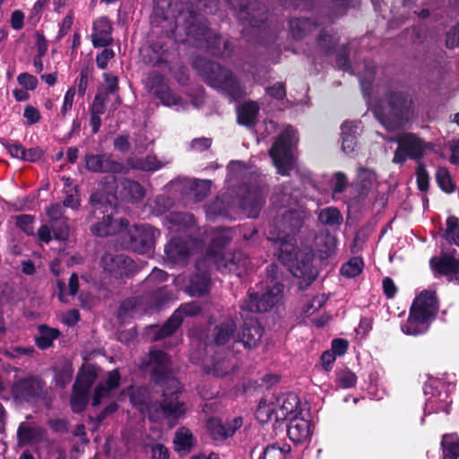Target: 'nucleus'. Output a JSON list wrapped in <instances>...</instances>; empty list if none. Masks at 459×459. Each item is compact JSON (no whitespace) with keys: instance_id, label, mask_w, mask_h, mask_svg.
Returning <instances> with one entry per match:
<instances>
[{"instance_id":"nucleus-60","label":"nucleus","mask_w":459,"mask_h":459,"mask_svg":"<svg viewBox=\"0 0 459 459\" xmlns=\"http://www.w3.org/2000/svg\"><path fill=\"white\" fill-rule=\"evenodd\" d=\"M359 80L363 96L365 97L367 101L368 110H373V81L370 79H367L362 75H359Z\"/></svg>"},{"instance_id":"nucleus-8","label":"nucleus","mask_w":459,"mask_h":459,"mask_svg":"<svg viewBox=\"0 0 459 459\" xmlns=\"http://www.w3.org/2000/svg\"><path fill=\"white\" fill-rule=\"evenodd\" d=\"M162 388V401L151 403L149 405V419L152 421L160 418L162 413L167 419L178 420L186 411V403L179 400L182 393L180 383L165 385Z\"/></svg>"},{"instance_id":"nucleus-22","label":"nucleus","mask_w":459,"mask_h":459,"mask_svg":"<svg viewBox=\"0 0 459 459\" xmlns=\"http://www.w3.org/2000/svg\"><path fill=\"white\" fill-rule=\"evenodd\" d=\"M260 108L256 101H245L237 109V122L247 128L255 127L258 122Z\"/></svg>"},{"instance_id":"nucleus-30","label":"nucleus","mask_w":459,"mask_h":459,"mask_svg":"<svg viewBox=\"0 0 459 459\" xmlns=\"http://www.w3.org/2000/svg\"><path fill=\"white\" fill-rule=\"evenodd\" d=\"M211 284V274L206 270H201L196 266L195 273L190 278V290L193 295L202 296L205 294Z\"/></svg>"},{"instance_id":"nucleus-36","label":"nucleus","mask_w":459,"mask_h":459,"mask_svg":"<svg viewBox=\"0 0 459 459\" xmlns=\"http://www.w3.org/2000/svg\"><path fill=\"white\" fill-rule=\"evenodd\" d=\"M39 335L35 337V343L39 350H47L53 345V342L60 335L57 328L50 327L47 325L38 326Z\"/></svg>"},{"instance_id":"nucleus-39","label":"nucleus","mask_w":459,"mask_h":459,"mask_svg":"<svg viewBox=\"0 0 459 459\" xmlns=\"http://www.w3.org/2000/svg\"><path fill=\"white\" fill-rule=\"evenodd\" d=\"M443 459L459 458V438L455 434H446L441 441Z\"/></svg>"},{"instance_id":"nucleus-25","label":"nucleus","mask_w":459,"mask_h":459,"mask_svg":"<svg viewBox=\"0 0 459 459\" xmlns=\"http://www.w3.org/2000/svg\"><path fill=\"white\" fill-rule=\"evenodd\" d=\"M340 38L332 30L323 28L316 38L317 50L324 56H333L338 48Z\"/></svg>"},{"instance_id":"nucleus-44","label":"nucleus","mask_w":459,"mask_h":459,"mask_svg":"<svg viewBox=\"0 0 459 459\" xmlns=\"http://www.w3.org/2000/svg\"><path fill=\"white\" fill-rule=\"evenodd\" d=\"M54 381L57 387L65 388L73 378L74 368L72 363L65 362L60 368H55Z\"/></svg>"},{"instance_id":"nucleus-41","label":"nucleus","mask_w":459,"mask_h":459,"mask_svg":"<svg viewBox=\"0 0 459 459\" xmlns=\"http://www.w3.org/2000/svg\"><path fill=\"white\" fill-rule=\"evenodd\" d=\"M334 375V382L340 388L348 389L356 385L357 376L347 367L336 368Z\"/></svg>"},{"instance_id":"nucleus-26","label":"nucleus","mask_w":459,"mask_h":459,"mask_svg":"<svg viewBox=\"0 0 459 459\" xmlns=\"http://www.w3.org/2000/svg\"><path fill=\"white\" fill-rule=\"evenodd\" d=\"M276 255L278 260L283 264L289 266L293 264L297 255L300 251L296 246L295 239L289 236L284 239L276 241Z\"/></svg>"},{"instance_id":"nucleus-46","label":"nucleus","mask_w":459,"mask_h":459,"mask_svg":"<svg viewBox=\"0 0 459 459\" xmlns=\"http://www.w3.org/2000/svg\"><path fill=\"white\" fill-rule=\"evenodd\" d=\"M335 56V65L339 70L347 73H352V65L350 59V48L348 44L342 45L337 48Z\"/></svg>"},{"instance_id":"nucleus-5","label":"nucleus","mask_w":459,"mask_h":459,"mask_svg":"<svg viewBox=\"0 0 459 459\" xmlns=\"http://www.w3.org/2000/svg\"><path fill=\"white\" fill-rule=\"evenodd\" d=\"M140 368L143 371L149 370L151 381L160 387L178 384L173 376L171 356L160 349L152 347L147 358L142 360Z\"/></svg>"},{"instance_id":"nucleus-43","label":"nucleus","mask_w":459,"mask_h":459,"mask_svg":"<svg viewBox=\"0 0 459 459\" xmlns=\"http://www.w3.org/2000/svg\"><path fill=\"white\" fill-rule=\"evenodd\" d=\"M373 170L360 167L357 172L356 184L360 195L368 194L372 187Z\"/></svg>"},{"instance_id":"nucleus-10","label":"nucleus","mask_w":459,"mask_h":459,"mask_svg":"<svg viewBox=\"0 0 459 459\" xmlns=\"http://www.w3.org/2000/svg\"><path fill=\"white\" fill-rule=\"evenodd\" d=\"M155 235L156 230L151 225L128 226L121 232V245L124 248L132 249L139 254H146L154 248Z\"/></svg>"},{"instance_id":"nucleus-55","label":"nucleus","mask_w":459,"mask_h":459,"mask_svg":"<svg viewBox=\"0 0 459 459\" xmlns=\"http://www.w3.org/2000/svg\"><path fill=\"white\" fill-rule=\"evenodd\" d=\"M167 218L170 224L183 228L190 227L195 223V217L189 212H172Z\"/></svg>"},{"instance_id":"nucleus-59","label":"nucleus","mask_w":459,"mask_h":459,"mask_svg":"<svg viewBox=\"0 0 459 459\" xmlns=\"http://www.w3.org/2000/svg\"><path fill=\"white\" fill-rule=\"evenodd\" d=\"M65 197L61 204L64 207L77 210L81 206V199L79 195V186H74L70 190H64Z\"/></svg>"},{"instance_id":"nucleus-35","label":"nucleus","mask_w":459,"mask_h":459,"mask_svg":"<svg viewBox=\"0 0 459 459\" xmlns=\"http://www.w3.org/2000/svg\"><path fill=\"white\" fill-rule=\"evenodd\" d=\"M292 38L297 40L303 39L316 26V22L309 18H293L289 22Z\"/></svg>"},{"instance_id":"nucleus-13","label":"nucleus","mask_w":459,"mask_h":459,"mask_svg":"<svg viewBox=\"0 0 459 459\" xmlns=\"http://www.w3.org/2000/svg\"><path fill=\"white\" fill-rule=\"evenodd\" d=\"M238 204L239 208L250 218H257L265 197L262 188L254 184L243 182L238 186Z\"/></svg>"},{"instance_id":"nucleus-21","label":"nucleus","mask_w":459,"mask_h":459,"mask_svg":"<svg viewBox=\"0 0 459 459\" xmlns=\"http://www.w3.org/2000/svg\"><path fill=\"white\" fill-rule=\"evenodd\" d=\"M93 32L91 34L92 45L95 48L108 47L112 44L113 39L111 33L113 26L111 21L102 16L93 22Z\"/></svg>"},{"instance_id":"nucleus-49","label":"nucleus","mask_w":459,"mask_h":459,"mask_svg":"<svg viewBox=\"0 0 459 459\" xmlns=\"http://www.w3.org/2000/svg\"><path fill=\"white\" fill-rule=\"evenodd\" d=\"M90 394L72 389L70 406L74 413L79 414L85 411L89 403Z\"/></svg>"},{"instance_id":"nucleus-52","label":"nucleus","mask_w":459,"mask_h":459,"mask_svg":"<svg viewBox=\"0 0 459 459\" xmlns=\"http://www.w3.org/2000/svg\"><path fill=\"white\" fill-rule=\"evenodd\" d=\"M192 197L195 202H202L211 192L209 180H195L190 187Z\"/></svg>"},{"instance_id":"nucleus-40","label":"nucleus","mask_w":459,"mask_h":459,"mask_svg":"<svg viewBox=\"0 0 459 459\" xmlns=\"http://www.w3.org/2000/svg\"><path fill=\"white\" fill-rule=\"evenodd\" d=\"M318 221L325 226L338 227L342 223L343 217L337 208L331 206L320 211Z\"/></svg>"},{"instance_id":"nucleus-63","label":"nucleus","mask_w":459,"mask_h":459,"mask_svg":"<svg viewBox=\"0 0 459 459\" xmlns=\"http://www.w3.org/2000/svg\"><path fill=\"white\" fill-rule=\"evenodd\" d=\"M130 401L134 406L145 409L149 412V405L152 402L147 401L146 391L143 388H138L130 395Z\"/></svg>"},{"instance_id":"nucleus-16","label":"nucleus","mask_w":459,"mask_h":459,"mask_svg":"<svg viewBox=\"0 0 459 459\" xmlns=\"http://www.w3.org/2000/svg\"><path fill=\"white\" fill-rule=\"evenodd\" d=\"M85 169L98 174H126L127 168L123 162L115 160L110 153L88 152L83 157Z\"/></svg>"},{"instance_id":"nucleus-2","label":"nucleus","mask_w":459,"mask_h":459,"mask_svg":"<svg viewBox=\"0 0 459 459\" xmlns=\"http://www.w3.org/2000/svg\"><path fill=\"white\" fill-rule=\"evenodd\" d=\"M193 68L208 86L235 100L244 97L245 89L237 75L219 63L197 56L193 61Z\"/></svg>"},{"instance_id":"nucleus-38","label":"nucleus","mask_w":459,"mask_h":459,"mask_svg":"<svg viewBox=\"0 0 459 459\" xmlns=\"http://www.w3.org/2000/svg\"><path fill=\"white\" fill-rule=\"evenodd\" d=\"M289 267L294 275L304 277L312 270V257L309 254L299 251L293 264Z\"/></svg>"},{"instance_id":"nucleus-23","label":"nucleus","mask_w":459,"mask_h":459,"mask_svg":"<svg viewBox=\"0 0 459 459\" xmlns=\"http://www.w3.org/2000/svg\"><path fill=\"white\" fill-rule=\"evenodd\" d=\"M46 431L39 426H31L29 423L22 422L17 429V444L19 446H24L33 443L40 442Z\"/></svg>"},{"instance_id":"nucleus-3","label":"nucleus","mask_w":459,"mask_h":459,"mask_svg":"<svg viewBox=\"0 0 459 459\" xmlns=\"http://www.w3.org/2000/svg\"><path fill=\"white\" fill-rule=\"evenodd\" d=\"M89 204L91 211L89 212L86 220L91 221L93 219L98 221L92 223L90 230L93 236L107 237L120 233L126 229L129 221L126 218L119 221L114 220L116 206L112 205L108 197L100 192H94L91 195Z\"/></svg>"},{"instance_id":"nucleus-53","label":"nucleus","mask_w":459,"mask_h":459,"mask_svg":"<svg viewBox=\"0 0 459 459\" xmlns=\"http://www.w3.org/2000/svg\"><path fill=\"white\" fill-rule=\"evenodd\" d=\"M436 179L439 187L446 193H453L455 184L452 181L450 173L446 168H439L436 172Z\"/></svg>"},{"instance_id":"nucleus-33","label":"nucleus","mask_w":459,"mask_h":459,"mask_svg":"<svg viewBox=\"0 0 459 459\" xmlns=\"http://www.w3.org/2000/svg\"><path fill=\"white\" fill-rule=\"evenodd\" d=\"M121 187L120 195L128 202L141 201L145 195L144 188L135 180L124 178L121 181Z\"/></svg>"},{"instance_id":"nucleus-28","label":"nucleus","mask_w":459,"mask_h":459,"mask_svg":"<svg viewBox=\"0 0 459 459\" xmlns=\"http://www.w3.org/2000/svg\"><path fill=\"white\" fill-rule=\"evenodd\" d=\"M279 411L282 419H293L300 413L299 399L294 393H287L277 398Z\"/></svg>"},{"instance_id":"nucleus-37","label":"nucleus","mask_w":459,"mask_h":459,"mask_svg":"<svg viewBox=\"0 0 459 459\" xmlns=\"http://www.w3.org/2000/svg\"><path fill=\"white\" fill-rule=\"evenodd\" d=\"M356 130H353L351 124L345 122L342 125V150L349 156L356 153L357 148Z\"/></svg>"},{"instance_id":"nucleus-56","label":"nucleus","mask_w":459,"mask_h":459,"mask_svg":"<svg viewBox=\"0 0 459 459\" xmlns=\"http://www.w3.org/2000/svg\"><path fill=\"white\" fill-rule=\"evenodd\" d=\"M35 216L30 214H21L15 217L16 227L27 236H34Z\"/></svg>"},{"instance_id":"nucleus-24","label":"nucleus","mask_w":459,"mask_h":459,"mask_svg":"<svg viewBox=\"0 0 459 459\" xmlns=\"http://www.w3.org/2000/svg\"><path fill=\"white\" fill-rule=\"evenodd\" d=\"M290 422L288 425L287 434L289 438L294 444H300L307 439L311 436L310 422L304 419L293 418L290 420Z\"/></svg>"},{"instance_id":"nucleus-12","label":"nucleus","mask_w":459,"mask_h":459,"mask_svg":"<svg viewBox=\"0 0 459 459\" xmlns=\"http://www.w3.org/2000/svg\"><path fill=\"white\" fill-rule=\"evenodd\" d=\"M284 286L281 282L273 283L272 289L265 292L248 291V297L242 301V310L251 313H264L271 310L279 301V295L282 293Z\"/></svg>"},{"instance_id":"nucleus-50","label":"nucleus","mask_w":459,"mask_h":459,"mask_svg":"<svg viewBox=\"0 0 459 459\" xmlns=\"http://www.w3.org/2000/svg\"><path fill=\"white\" fill-rule=\"evenodd\" d=\"M363 261L360 257H352L343 264L340 269L341 274L348 278H353L362 272Z\"/></svg>"},{"instance_id":"nucleus-19","label":"nucleus","mask_w":459,"mask_h":459,"mask_svg":"<svg viewBox=\"0 0 459 459\" xmlns=\"http://www.w3.org/2000/svg\"><path fill=\"white\" fill-rule=\"evenodd\" d=\"M217 268L223 273L240 275L247 264V258L241 251L223 255L216 260Z\"/></svg>"},{"instance_id":"nucleus-4","label":"nucleus","mask_w":459,"mask_h":459,"mask_svg":"<svg viewBox=\"0 0 459 459\" xmlns=\"http://www.w3.org/2000/svg\"><path fill=\"white\" fill-rule=\"evenodd\" d=\"M437 312L435 293L422 291L413 301L407 322L402 326L406 334L417 335L427 332Z\"/></svg>"},{"instance_id":"nucleus-11","label":"nucleus","mask_w":459,"mask_h":459,"mask_svg":"<svg viewBox=\"0 0 459 459\" xmlns=\"http://www.w3.org/2000/svg\"><path fill=\"white\" fill-rule=\"evenodd\" d=\"M238 19L244 26L259 32L268 28V10L258 0H240Z\"/></svg>"},{"instance_id":"nucleus-15","label":"nucleus","mask_w":459,"mask_h":459,"mask_svg":"<svg viewBox=\"0 0 459 459\" xmlns=\"http://www.w3.org/2000/svg\"><path fill=\"white\" fill-rule=\"evenodd\" d=\"M389 141L398 143L393 159V162L397 164H403L407 158L412 160L420 159L423 156L425 148L428 146L412 134H403L397 137L390 138Z\"/></svg>"},{"instance_id":"nucleus-17","label":"nucleus","mask_w":459,"mask_h":459,"mask_svg":"<svg viewBox=\"0 0 459 459\" xmlns=\"http://www.w3.org/2000/svg\"><path fill=\"white\" fill-rule=\"evenodd\" d=\"M243 425V418L234 417L224 422L221 419L212 418L207 422V429L212 438L215 441H224L235 435Z\"/></svg>"},{"instance_id":"nucleus-42","label":"nucleus","mask_w":459,"mask_h":459,"mask_svg":"<svg viewBox=\"0 0 459 459\" xmlns=\"http://www.w3.org/2000/svg\"><path fill=\"white\" fill-rule=\"evenodd\" d=\"M182 325L181 320L174 313L158 329L153 337L154 341H160L171 336Z\"/></svg>"},{"instance_id":"nucleus-18","label":"nucleus","mask_w":459,"mask_h":459,"mask_svg":"<svg viewBox=\"0 0 459 459\" xmlns=\"http://www.w3.org/2000/svg\"><path fill=\"white\" fill-rule=\"evenodd\" d=\"M264 327L256 318L246 319L237 335V342L246 349H255L263 337Z\"/></svg>"},{"instance_id":"nucleus-20","label":"nucleus","mask_w":459,"mask_h":459,"mask_svg":"<svg viewBox=\"0 0 459 459\" xmlns=\"http://www.w3.org/2000/svg\"><path fill=\"white\" fill-rule=\"evenodd\" d=\"M166 259L173 264H185L189 257L187 242L181 238H172L165 246Z\"/></svg>"},{"instance_id":"nucleus-14","label":"nucleus","mask_w":459,"mask_h":459,"mask_svg":"<svg viewBox=\"0 0 459 459\" xmlns=\"http://www.w3.org/2000/svg\"><path fill=\"white\" fill-rule=\"evenodd\" d=\"M100 264L103 271L115 279L130 278L136 265L132 258L125 254L106 252L100 257Z\"/></svg>"},{"instance_id":"nucleus-27","label":"nucleus","mask_w":459,"mask_h":459,"mask_svg":"<svg viewBox=\"0 0 459 459\" xmlns=\"http://www.w3.org/2000/svg\"><path fill=\"white\" fill-rule=\"evenodd\" d=\"M146 51V54L143 55V61L146 65L160 67L169 64V49L164 44L154 42Z\"/></svg>"},{"instance_id":"nucleus-45","label":"nucleus","mask_w":459,"mask_h":459,"mask_svg":"<svg viewBox=\"0 0 459 459\" xmlns=\"http://www.w3.org/2000/svg\"><path fill=\"white\" fill-rule=\"evenodd\" d=\"M282 225L289 230L290 233L296 234L303 227V219L296 211H287L281 217Z\"/></svg>"},{"instance_id":"nucleus-54","label":"nucleus","mask_w":459,"mask_h":459,"mask_svg":"<svg viewBox=\"0 0 459 459\" xmlns=\"http://www.w3.org/2000/svg\"><path fill=\"white\" fill-rule=\"evenodd\" d=\"M168 84L165 82V76L157 71L148 74L146 78V86L155 96L157 92L164 89Z\"/></svg>"},{"instance_id":"nucleus-7","label":"nucleus","mask_w":459,"mask_h":459,"mask_svg":"<svg viewBox=\"0 0 459 459\" xmlns=\"http://www.w3.org/2000/svg\"><path fill=\"white\" fill-rule=\"evenodd\" d=\"M297 131L293 126H288L281 132L273 142L269 155L273 160L277 173L281 176H289L293 169V146L296 143Z\"/></svg>"},{"instance_id":"nucleus-58","label":"nucleus","mask_w":459,"mask_h":459,"mask_svg":"<svg viewBox=\"0 0 459 459\" xmlns=\"http://www.w3.org/2000/svg\"><path fill=\"white\" fill-rule=\"evenodd\" d=\"M93 71L94 68L89 62L83 64L80 70L78 78V93L82 97H83L86 92L89 76L93 73Z\"/></svg>"},{"instance_id":"nucleus-1","label":"nucleus","mask_w":459,"mask_h":459,"mask_svg":"<svg viewBox=\"0 0 459 459\" xmlns=\"http://www.w3.org/2000/svg\"><path fill=\"white\" fill-rule=\"evenodd\" d=\"M151 22L154 27H160L167 38L188 42L213 56L228 59L234 52V44L212 30L195 7L182 0H157Z\"/></svg>"},{"instance_id":"nucleus-9","label":"nucleus","mask_w":459,"mask_h":459,"mask_svg":"<svg viewBox=\"0 0 459 459\" xmlns=\"http://www.w3.org/2000/svg\"><path fill=\"white\" fill-rule=\"evenodd\" d=\"M47 383L39 375H27L13 381L9 394L16 404L34 405L47 395Z\"/></svg>"},{"instance_id":"nucleus-64","label":"nucleus","mask_w":459,"mask_h":459,"mask_svg":"<svg viewBox=\"0 0 459 459\" xmlns=\"http://www.w3.org/2000/svg\"><path fill=\"white\" fill-rule=\"evenodd\" d=\"M446 234L459 246V220L455 216H449L447 218Z\"/></svg>"},{"instance_id":"nucleus-62","label":"nucleus","mask_w":459,"mask_h":459,"mask_svg":"<svg viewBox=\"0 0 459 459\" xmlns=\"http://www.w3.org/2000/svg\"><path fill=\"white\" fill-rule=\"evenodd\" d=\"M265 93L276 100H283L287 96L286 85L282 82H277L274 84L265 88Z\"/></svg>"},{"instance_id":"nucleus-32","label":"nucleus","mask_w":459,"mask_h":459,"mask_svg":"<svg viewBox=\"0 0 459 459\" xmlns=\"http://www.w3.org/2000/svg\"><path fill=\"white\" fill-rule=\"evenodd\" d=\"M237 325L233 320H225L213 328V341L216 345L227 344L235 335Z\"/></svg>"},{"instance_id":"nucleus-61","label":"nucleus","mask_w":459,"mask_h":459,"mask_svg":"<svg viewBox=\"0 0 459 459\" xmlns=\"http://www.w3.org/2000/svg\"><path fill=\"white\" fill-rule=\"evenodd\" d=\"M0 143L7 150L12 158L21 160L24 147L22 143L18 141H10L4 138H0Z\"/></svg>"},{"instance_id":"nucleus-31","label":"nucleus","mask_w":459,"mask_h":459,"mask_svg":"<svg viewBox=\"0 0 459 459\" xmlns=\"http://www.w3.org/2000/svg\"><path fill=\"white\" fill-rule=\"evenodd\" d=\"M430 264L440 273L448 276L450 280L454 278L457 279L459 273V261L453 256L446 255L437 260L432 258Z\"/></svg>"},{"instance_id":"nucleus-34","label":"nucleus","mask_w":459,"mask_h":459,"mask_svg":"<svg viewBox=\"0 0 459 459\" xmlns=\"http://www.w3.org/2000/svg\"><path fill=\"white\" fill-rule=\"evenodd\" d=\"M173 444L177 452L189 453L195 446V439L187 428L181 427L175 433Z\"/></svg>"},{"instance_id":"nucleus-47","label":"nucleus","mask_w":459,"mask_h":459,"mask_svg":"<svg viewBox=\"0 0 459 459\" xmlns=\"http://www.w3.org/2000/svg\"><path fill=\"white\" fill-rule=\"evenodd\" d=\"M318 251L323 259L330 257L335 250L336 238L331 234L321 236L317 238Z\"/></svg>"},{"instance_id":"nucleus-48","label":"nucleus","mask_w":459,"mask_h":459,"mask_svg":"<svg viewBox=\"0 0 459 459\" xmlns=\"http://www.w3.org/2000/svg\"><path fill=\"white\" fill-rule=\"evenodd\" d=\"M203 311V307L198 301H191L181 304L178 308L174 311V314L178 316L181 323L184 321V316H196Z\"/></svg>"},{"instance_id":"nucleus-29","label":"nucleus","mask_w":459,"mask_h":459,"mask_svg":"<svg viewBox=\"0 0 459 459\" xmlns=\"http://www.w3.org/2000/svg\"><path fill=\"white\" fill-rule=\"evenodd\" d=\"M98 377L95 368L91 365L82 366L75 377L72 389L90 394V391Z\"/></svg>"},{"instance_id":"nucleus-6","label":"nucleus","mask_w":459,"mask_h":459,"mask_svg":"<svg viewBox=\"0 0 459 459\" xmlns=\"http://www.w3.org/2000/svg\"><path fill=\"white\" fill-rule=\"evenodd\" d=\"M375 116L389 131L402 127L408 120V99L400 93H390L375 108Z\"/></svg>"},{"instance_id":"nucleus-57","label":"nucleus","mask_w":459,"mask_h":459,"mask_svg":"<svg viewBox=\"0 0 459 459\" xmlns=\"http://www.w3.org/2000/svg\"><path fill=\"white\" fill-rule=\"evenodd\" d=\"M155 97L159 99L163 105L168 107L181 104V98L175 94L168 85L164 89L159 91Z\"/></svg>"},{"instance_id":"nucleus-51","label":"nucleus","mask_w":459,"mask_h":459,"mask_svg":"<svg viewBox=\"0 0 459 459\" xmlns=\"http://www.w3.org/2000/svg\"><path fill=\"white\" fill-rule=\"evenodd\" d=\"M49 225L57 240H66L69 237V225L66 217L49 221Z\"/></svg>"}]
</instances>
